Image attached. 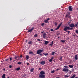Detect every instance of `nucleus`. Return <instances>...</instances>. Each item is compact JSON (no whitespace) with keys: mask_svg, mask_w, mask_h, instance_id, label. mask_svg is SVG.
<instances>
[{"mask_svg":"<svg viewBox=\"0 0 78 78\" xmlns=\"http://www.w3.org/2000/svg\"><path fill=\"white\" fill-rule=\"evenodd\" d=\"M9 59H10V61H11L12 60V58H9Z\"/></svg>","mask_w":78,"mask_h":78,"instance_id":"49530a36","label":"nucleus"},{"mask_svg":"<svg viewBox=\"0 0 78 78\" xmlns=\"http://www.w3.org/2000/svg\"><path fill=\"white\" fill-rule=\"evenodd\" d=\"M50 31H54V30L52 29H51Z\"/></svg>","mask_w":78,"mask_h":78,"instance_id":"c9c22d12","label":"nucleus"},{"mask_svg":"<svg viewBox=\"0 0 78 78\" xmlns=\"http://www.w3.org/2000/svg\"><path fill=\"white\" fill-rule=\"evenodd\" d=\"M61 42H62V43H63L65 42V40H61Z\"/></svg>","mask_w":78,"mask_h":78,"instance_id":"7c9ffc66","label":"nucleus"},{"mask_svg":"<svg viewBox=\"0 0 78 78\" xmlns=\"http://www.w3.org/2000/svg\"><path fill=\"white\" fill-rule=\"evenodd\" d=\"M26 58L27 60L29 59V56L28 55H27L26 56Z\"/></svg>","mask_w":78,"mask_h":78,"instance_id":"aec40b11","label":"nucleus"},{"mask_svg":"<svg viewBox=\"0 0 78 78\" xmlns=\"http://www.w3.org/2000/svg\"><path fill=\"white\" fill-rule=\"evenodd\" d=\"M78 55H75V59L76 60H77L78 59Z\"/></svg>","mask_w":78,"mask_h":78,"instance_id":"2eb2a0df","label":"nucleus"},{"mask_svg":"<svg viewBox=\"0 0 78 78\" xmlns=\"http://www.w3.org/2000/svg\"><path fill=\"white\" fill-rule=\"evenodd\" d=\"M69 67H70V68H73V66L72 65H69Z\"/></svg>","mask_w":78,"mask_h":78,"instance_id":"dca6fc26","label":"nucleus"},{"mask_svg":"<svg viewBox=\"0 0 78 78\" xmlns=\"http://www.w3.org/2000/svg\"><path fill=\"white\" fill-rule=\"evenodd\" d=\"M29 63H28L27 64V66H28L29 65Z\"/></svg>","mask_w":78,"mask_h":78,"instance_id":"603ef678","label":"nucleus"},{"mask_svg":"<svg viewBox=\"0 0 78 78\" xmlns=\"http://www.w3.org/2000/svg\"><path fill=\"white\" fill-rule=\"evenodd\" d=\"M48 55V53H46V54H44V55H45V56H47Z\"/></svg>","mask_w":78,"mask_h":78,"instance_id":"58836bf2","label":"nucleus"},{"mask_svg":"<svg viewBox=\"0 0 78 78\" xmlns=\"http://www.w3.org/2000/svg\"><path fill=\"white\" fill-rule=\"evenodd\" d=\"M75 32L77 34H78V30H76Z\"/></svg>","mask_w":78,"mask_h":78,"instance_id":"473e14b6","label":"nucleus"},{"mask_svg":"<svg viewBox=\"0 0 78 78\" xmlns=\"http://www.w3.org/2000/svg\"><path fill=\"white\" fill-rule=\"evenodd\" d=\"M58 39H60V37H58Z\"/></svg>","mask_w":78,"mask_h":78,"instance_id":"69168bd1","label":"nucleus"},{"mask_svg":"<svg viewBox=\"0 0 78 78\" xmlns=\"http://www.w3.org/2000/svg\"><path fill=\"white\" fill-rule=\"evenodd\" d=\"M5 74H3L2 76V78H5Z\"/></svg>","mask_w":78,"mask_h":78,"instance_id":"4468645a","label":"nucleus"},{"mask_svg":"<svg viewBox=\"0 0 78 78\" xmlns=\"http://www.w3.org/2000/svg\"><path fill=\"white\" fill-rule=\"evenodd\" d=\"M57 25V23L56 22L54 23V26L55 27H56Z\"/></svg>","mask_w":78,"mask_h":78,"instance_id":"4be33fe9","label":"nucleus"},{"mask_svg":"<svg viewBox=\"0 0 78 78\" xmlns=\"http://www.w3.org/2000/svg\"><path fill=\"white\" fill-rule=\"evenodd\" d=\"M40 74L39 75L40 78H45V72L43 71H41L40 73Z\"/></svg>","mask_w":78,"mask_h":78,"instance_id":"f257e3e1","label":"nucleus"},{"mask_svg":"<svg viewBox=\"0 0 78 78\" xmlns=\"http://www.w3.org/2000/svg\"><path fill=\"white\" fill-rule=\"evenodd\" d=\"M22 62H19L17 63L18 64H21Z\"/></svg>","mask_w":78,"mask_h":78,"instance_id":"72a5a7b5","label":"nucleus"},{"mask_svg":"<svg viewBox=\"0 0 78 78\" xmlns=\"http://www.w3.org/2000/svg\"><path fill=\"white\" fill-rule=\"evenodd\" d=\"M54 58L53 57H52L51 58V59L52 60V59H53Z\"/></svg>","mask_w":78,"mask_h":78,"instance_id":"de8ad7c7","label":"nucleus"},{"mask_svg":"<svg viewBox=\"0 0 78 78\" xmlns=\"http://www.w3.org/2000/svg\"><path fill=\"white\" fill-rule=\"evenodd\" d=\"M55 72V71L54 70H53V71H52L51 72V73H53Z\"/></svg>","mask_w":78,"mask_h":78,"instance_id":"a19ab883","label":"nucleus"},{"mask_svg":"<svg viewBox=\"0 0 78 78\" xmlns=\"http://www.w3.org/2000/svg\"><path fill=\"white\" fill-rule=\"evenodd\" d=\"M55 78H60L59 77H56Z\"/></svg>","mask_w":78,"mask_h":78,"instance_id":"bf43d9fd","label":"nucleus"},{"mask_svg":"<svg viewBox=\"0 0 78 78\" xmlns=\"http://www.w3.org/2000/svg\"><path fill=\"white\" fill-rule=\"evenodd\" d=\"M62 24V23H60V24H59V25L57 27V28L56 29H55V30H58L59 29V28H60V27L61 26Z\"/></svg>","mask_w":78,"mask_h":78,"instance_id":"0eeeda50","label":"nucleus"},{"mask_svg":"<svg viewBox=\"0 0 78 78\" xmlns=\"http://www.w3.org/2000/svg\"><path fill=\"white\" fill-rule=\"evenodd\" d=\"M46 35V33H44L43 34V37L44 38H45Z\"/></svg>","mask_w":78,"mask_h":78,"instance_id":"ddd939ff","label":"nucleus"},{"mask_svg":"<svg viewBox=\"0 0 78 78\" xmlns=\"http://www.w3.org/2000/svg\"><path fill=\"white\" fill-rule=\"evenodd\" d=\"M56 70V71L59 70V69H57Z\"/></svg>","mask_w":78,"mask_h":78,"instance_id":"13d9d810","label":"nucleus"},{"mask_svg":"<svg viewBox=\"0 0 78 78\" xmlns=\"http://www.w3.org/2000/svg\"><path fill=\"white\" fill-rule=\"evenodd\" d=\"M27 40H26V42H27Z\"/></svg>","mask_w":78,"mask_h":78,"instance_id":"e2e57ef3","label":"nucleus"},{"mask_svg":"<svg viewBox=\"0 0 78 78\" xmlns=\"http://www.w3.org/2000/svg\"><path fill=\"white\" fill-rule=\"evenodd\" d=\"M8 60H9V59H5V61H8Z\"/></svg>","mask_w":78,"mask_h":78,"instance_id":"8fccbe9b","label":"nucleus"},{"mask_svg":"<svg viewBox=\"0 0 78 78\" xmlns=\"http://www.w3.org/2000/svg\"><path fill=\"white\" fill-rule=\"evenodd\" d=\"M68 9L69 11L71 12L73 10V8H72V6H70L68 7Z\"/></svg>","mask_w":78,"mask_h":78,"instance_id":"20e7f679","label":"nucleus"},{"mask_svg":"<svg viewBox=\"0 0 78 78\" xmlns=\"http://www.w3.org/2000/svg\"><path fill=\"white\" fill-rule=\"evenodd\" d=\"M28 43L29 44H32V41H29Z\"/></svg>","mask_w":78,"mask_h":78,"instance_id":"393cba45","label":"nucleus"},{"mask_svg":"<svg viewBox=\"0 0 78 78\" xmlns=\"http://www.w3.org/2000/svg\"><path fill=\"white\" fill-rule=\"evenodd\" d=\"M41 68H39V70H41Z\"/></svg>","mask_w":78,"mask_h":78,"instance_id":"6e6d98bb","label":"nucleus"},{"mask_svg":"<svg viewBox=\"0 0 78 78\" xmlns=\"http://www.w3.org/2000/svg\"><path fill=\"white\" fill-rule=\"evenodd\" d=\"M73 29V27L70 28L69 27V30H72Z\"/></svg>","mask_w":78,"mask_h":78,"instance_id":"c85d7f7f","label":"nucleus"},{"mask_svg":"<svg viewBox=\"0 0 78 78\" xmlns=\"http://www.w3.org/2000/svg\"><path fill=\"white\" fill-rule=\"evenodd\" d=\"M44 32V31H43V30L41 31V34H43V33Z\"/></svg>","mask_w":78,"mask_h":78,"instance_id":"79ce46f5","label":"nucleus"},{"mask_svg":"<svg viewBox=\"0 0 78 78\" xmlns=\"http://www.w3.org/2000/svg\"><path fill=\"white\" fill-rule=\"evenodd\" d=\"M52 60L51 59L49 60V62H52Z\"/></svg>","mask_w":78,"mask_h":78,"instance_id":"4c0bfd02","label":"nucleus"},{"mask_svg":"<svg viewBox=\"0 0 78 78\" xmlns=\"http://www.w3.org/2000/svg\"><path fill=\"white\" fill-rule=\"evenodd\" d=\"M69 72L71 73V72H72V71H69Z\"/></svg>","mask_w":78,"mask_h":78,"instance_id":"680f3d73","label":"nucleus"},{"mask_svg":"<svg viewBox=\"0 0 78 78\" xmlns=\"http://www.w3.org/2000/svg\"><path fill=\"white\" fill-rule=\"evenodd\" d=\"M64 67H65V68H68V67L67 66H64Z\"/></svg>","mask_w":78,"mask_h":78,"instance_id":"e433bc0d","label":"nucleus"},{"mask_svg":"<svg viewBox=\"0 0 78 78\" xmlns=\"http://www.w3.org/2000/svg\"><path fill=\"white\" fill-rule=\"evenodd\" d=\"M34 28V27H32L31 29H30L29 30H28V31H27V32H28V33H31V32H32V30H33Z\"/></svg>","mask_w":78,"mask_h":78,"instance_id":"1a4fd4ad","label":"nucleus"},{"mask_svg":"<svg viewBox=\"0 0 78 78\" xmlns=\"http://www.w3.org/2000/svg\"><path fill=\"white\" fill-rule=\"evenodd\" d=\"M34 36V37H37V34H35Z\"/></svg>","mask_w":78,"mask_h":78,"instance_id":"bb28decb","label":"nucleus"},{"mask_svg":"<svg viewBox=\"0 0 78 78\" xmlns=\"http://www.w3.org/2000/svg\"><path fill=\"white\" fill-rule=\"evenodd\" d=\"M77 24L78 25V22L77 23Z\"/></svg>","mask_w":78,"mask_h":78,"instance_id":"338daca9","label":"nucleus"},{"mask_svg":"<svg viewBox=\"0 0 78 78\" xmlns=\"http://www.w3.org/2000/svg\"><path fill=\"white\" fill-rule=\"evenodd\" d=\"M55 52H53L51 53V55H53L55 54Z\"/></svg>","mask_w":78,"mask_h":78,"instance_id":"c756f323","label":"nucleus"},{"mask_svg":"<svg viewBox=\"0 0 78 78\" xmlns=\"http://www.w3.org/2000/svg\"><path fill=\"white\" fill-rule=\"evenodd\" d=\"M20 58H22L23 57V56H22V55H21V56H20Z\"/></svg>","mask_w":78,"mask_h":78,"instance_id":"3c124183","label":"nucleus"},{"mask_svg":"<svg viewBox=\"0 0 78 78\" xmlns=\"http://www.w3.org/2000/svg\"><path fill=\"white\" fill-rule=\"evenodd\" d=\"M76 9L78 10V8Z\"/></svg>","mask_w":78,"mask_h":78,"instance_id":"774afa93","label":"nucleus"},{"mask_svg":"<svg viewBox=\"0 0 78 78\" xmlns=\"http://www.w3.org/2000/svg\"><path fill=\"white\" fill-rule=\"evenodd\" d=\"M14 58L15 59H16L18 58V57L17 56H15Z\"/></svg>","mask_w":78,"mask_h":78,"instance_id":"37998d69","label":"nucleus"},{"mask_svg":"<svg viewBox=\"0 0 78 78\" xmlns=\"http://www.w3.org/2000/svg\"><path fill=\"white\" fill-rule=\"evenodd\" d=\"M37 41H40L41 40L39 39H37Z\"/></svg>","mask_w":78,"mask_h":78,"instance_id":"c03bdc74","label":"nucleus"},{"mask_svg":"<svg viewBox=\"0 0 78 78\" xmlns=\"http://www.w3.org/2000/svg\"><path fill=\"white\" fill-rule=\"evenodd\" d=\"M53 44V41H52L51 42V44H49V45H50L51 46H52V45Z\"/></svg>","mask_w":78,"mask_h":78,"instance_id":"5701e85b","label":"nucleus"},{"mask_svg":"<svg viewBox=\"0 0 78 78\" xmlns=\"http://www.w3.org/2000/svg\"><path fill=\"white\" fill-rule=\"evenodd\" d=\"M44 45H47L49 43V42L48 41H44Z\"/></svg>","mask_w":78,"mask_h":78,"instance_id":"9b49d317","label":"nucleus"},{"mask_svg":"<svg viewBox=\"0 0 78 78\" xmlns=\"http://www.w3.org/2000/svg\"><path fill=\"white\" fill-rule=\"evenodd\" d=\"M20 67H19V68H16V70H17V71H19V70H20Z\"/></svg>","mask_w":78,"mask_h":78,"instance_id":"f3484780","label":"nucleus"},{"mask_svg":"<svg viewBox=\"0 0 78 78\" xmlns=\"http://www.w3.org/2000/svg\"><path fill=\"white\" fill-rule=\"evenodd\" d=\"M60 60H62V57L60 58Z\"/></svg>","mask_w":78,"mask_h":78,"instance_id":"5fc2aeb1","label":"nucleus"},{"mask_svg":"<svg viewBox=\"0 0 78 78\" xmlns=\"http://www.w3.org/2000/svg\"><path fill=\"white\" fill-rule=\"evenodd\" d=\"M67 17H68L69 18H71V16H69L67 14L66 16V17L67 18Z\"/></svg>","mask_w":78,"mask_h":78,"instance_id":"f8f14e48","label":"nucleus"},{"mask_svg":"<svg viewBox=\"0 0 78 78\" xmlns=\"http://www.w3.org/2000/svg\"><path fill=\"white\" fill-rule=\"evenodd\" d=\"M78 24H75V25H74V27H76L78 26Z\"/></svg>","mask_w":78,"mask_h":78,"instance_id":"cd10ccee","label":"nucleus"},{"mask_svg":"<svg viewBox=\"0 0 78 78\" xmlns=\"http://www.w3.org/2000/svg\"><path fill=\"white\" fill-rule=\"evenodd\" d=\"M70 12H68V14L69 15H70Z\"/></svg>","mask_w":78,"mask_h":78,"instance_id":"4d7b16f0","label":"nucleus"},{"mask_svg":"<svg viewBox=\"0 0 78 78\" xmlns=\"http://www.w3.org/2000/svg\"><path fill=\"white\" fill-rule=\"evenodd\" d=\"M62 24V23H60V24H59V25L57 27V28L56 29H55V30H58L59 29V28H60V27L61 26Z\"/></svg>","mask_w":78,"mask_h":78,"instance_id":"423d86ee","label":"nucleus"},{"mask_svg":"<svg viewBox=\"0 0 78 78\" xmlns=\"http://www.w3.org/2000/svg\"><path fill=\"white\" fill-rule=\"evenodd\" d=\"M44 23H43L41 24V26H43L44 25Z\"/></svg>","mask_w":78,"mask_h":78,"instance_id":"ea45409f","label":"nucleus"},{"mask_svg":"<svg viewBox=\"0 0 78 78\" xmlns=\"http://www.w3.org/2000/svg\"><path fill=\"white\" fill-rule=\"evenodd\" d=\"M62 71L64 72H67L69 71V69H66V68H64L62 70Z\"/></svg>","mask_w":78,"mask_h":78,"instance_id":"39448f33","label":"nucleus"},{"mask_svg":"<svg viewBox=\"0 0 78 78\" xmlns=\"http://www.w3.org/2000/svg\"><path fill=\"white\" fill-rule=\"evenodd\" d=\"M76 76V74H74L73 75V76L70 77V78H74Z\"/></svg>","mask_w":78,"mask_h":78,"instance_id":"a211bd4d","label":"nucleus"},{"mask_svg":"<svg viewBox=\"0 0 78 78\" xmlns=\"http://www.w3.org/2000/svg\"><path fill=\"white\" fill-rule=\"evenodd\" d=\"M44 23H48V20H44Z\"/></svg>","mask_w":78,"mask_h":78,"instance_id":"b1692460","label":"nucleus"},{"mask_svg":"<svg viewBox=\"0 0 78 78\" xmlns=\"http://www.w3.org/2000/svg\"><path fill=\"white\" fill-rule=\"evenodd\" d=\"M64 76L66 78H68L69 77V76H68L67 75H65Z\"/></svg>","mask_w":78,"mask_h":78,"instance_id":"412c9836","label":"nucleus"},{"mask_svg":"<svg viewBox=\"0 0 78 78\" xmlns=\"http://www.w3.org/2000/svg\"><path fill=\"white\" fill-rule=\"evenodd\" d=\"M9 68H12V66L11 65H10L9 66Z\"/></svg>","mask_w":78,"mask_h":78,"instance_id":"a18cd8bd","label":"nucleus"},{"mask_svg":"<svg viewBox=\"0 0 78 78\" xmlns=\"http://www.w3.org/2000/svg\"><path fill=\"white\" fill-rule=\"evenodd\" d=\"M5 69L4 68V69H3V70L5 71Z\"/></svg>","mask_w":78,"mask_h":78,"instance_id":"864d4df0","label":"nucleus"},{"mask_svg":"<svg viewBox=\"0 0 78 78\" xmlns=\"http://www.w3.org/2000/svg\"><path fill=\"white\" fill-rule=\"evenodd\" d=\"M40 55H42V54H40Z\"/></svg>","mask_w":78,"mask_h":78,"instance_id":"052dcab7","label":"nucleus"},{"mask_svg":"<svg viewBox=\"0 0 78 78\" xmlns=\"http://www.w3.org/2000/svg\"><path fill=\"white\" fill-rule=\"evenodd\" d=\"M34 70V68H32L30 69V72H33Z\"/></svg>","mask_w":78,"mask_h":78,"instance_id":"6ab92c4d","label":"nucleus"},{"mask_svg":"<svg viewBox=\"0 0 78 78\" xmlns=\"http://www.w3.org/2000/svg\"><path fill=\"white\" fill-rule=\"evenodd\" d=\"M50 20V18H48L46 20L48 21V20Z\"/></svg>","mask_w":78,"mask_h":78,"instance_id":"09e8293b","label":"nucleus"},{"mask_svg":"<svg viewBox=\"0 0 78 78\" xmlns=\"http://www.w3.org/2000/svg\"><path fill=\"white\" fill-rule=\"evenodd\" d=\"M40 63H41V64L42 65H44L45 64V61H42Z\"/></svg>","mask_w":78,"mask_h":78,"instance_id":"9d476101","label":"nucleus"},{"mask_svg":"<svg viewBox=\"0 0 78 78\" xmlns=\"http://www.w3.org/2000/svg\"><path fill=\"white\" fill-rule=\"evenodd\" d=\"M33 52L32 51H30L29 52V54H33Z\"/></svg>","mask_w":78,"mask_h":78,"instance_id":"2f4dec72","label":"nucleus"},{"mask_svg":"<svg viewBox=\"0 0 78 78\" xmlns=\"http://www.w3.org/2000/svg\"><path fill=\"white\" fill-rule=\"evenodd\" d=\"M69 27H67V26H66L64 28L63 30H64L65 31H67V30H69Z\"/></svg>","mask_w":78,"mask_h":78,"instance_id":"f03ea898","label":"nucleus"},{"mask_svg":"<svg viewBox=\"0 0 78 78\" xmlns=\"http://www.w3.org/2000/svg\"><path fill=\"white\" fill-rule=\"evenodd\" d=\"M70 27L71 28H74L75 27L74 24L73 23H71L69 25Z\"/></svg>","mask_w":78,"mask_h":78,"instance_id":"6e6552de","label":"nucleus"},{"mask_svg":"<svg viewBox=\"0 0 78 78\" xmlns=\"http://www.w3.org/2000/svg\"><path fill=\"white\" fill-rule=\"evenodd\" d=\"M73 36L76 37V34L74 33V34H73Z\"/></svg>","mask_w":78,"mask_h":78,"instance_id":"a878e982","label":"nucleus"},{"mask_svg":"<svg viewBox=\"0 0 78 78\" xmlns=\"http://www.w3.org/2000/svg\"><path fill=\"white\" fill-rule=\"evenodd\" d=\"M66 32H68V34H69V33H70V31H66Z\"/></svg>","mask_w":78,"mask_h":78,"instance_id":"f704fd0d","label":"nucleus"},{"mask_svg":"<svg viewBox=\"0 0 78 78\" xmlns=\"http://www.w3.org/2000/svg\"><path fill=\"white\" fill-rule=\"evenodd\" d=\"M75 78H78V77H75Z\"/></svg>","mask_w":78,"mask_h":78,"instance_id":"0e129e2a","label":"nucleus"},{"mask_svg":"<svg viewBox=\"0 0 78 78\" xmlns=\"http://www.w3.org/2000/svg\"><path fill=\"white\" fill-rule=\"evenodd\" d=\"M44 51V50L42 49V50H38V51H37V54H40V53L41 52H42Z\"/></svg>","mask_w":78,"mask_h":78,"instance_id":"7ed1b4c3","label":"nucleus"}]
</instances>
